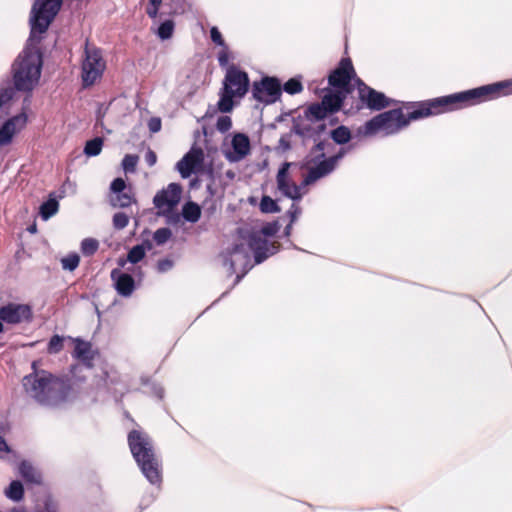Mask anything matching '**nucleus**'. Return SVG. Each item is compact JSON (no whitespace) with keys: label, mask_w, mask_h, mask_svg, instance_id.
<instances>
[{"label":"nucleus","mask_w":512,"mask_h":512,"mask_svg":"<svg viewBox=\"0 0 512 512\" xmlns=\"http://www.w3.org/2000/svg\"><path fill=\"white\" fill-rule=\"evenodd\" d=\"M152 249V243L147 240L142 244L135 245L132 247L127 254V261L136 264L140 262L146 255V251Z\"/></svg>","instance_id":"26"},{"label":"nucleus","mask_w":512,"mask_h":512,"mask_svg":"<svg viewBox=\"0 0 512 512\" xmlns=\"http://www.w3.org/2000/svg\"><path fill=\"white\" fill-rule=\"evenodd\" d=\"M139 157L133 154H127L122 160V167L125 172H134L138 163Z\"/></svg>","instance_id":"40"},{"label":"nucleus","mask_w":512,"mask_h":512,"mask_svg":"<svg viewBox=\"0 0 512 512\" xmlns=\"http://www.w3.org/2000/svg\"><path fill=\"white\" fill-rule=\"evenodd\" d=\"M302 89V83L300 82L299 79L296 78L289 79L283 86V90L290 95L300 93Z\"/></svg>","instance_id":"38"},{"label":"nucleus","mask_w":512,"mask_h":512,"mask_svg":"<svg viewBox=\"0 0 512 512\" xmlns=\"http://www.w3.org/2000/svg\"><path fill=\"white\" fill-rule=\"evenodd\" d=\"M149 130L156 133L161 129V121L159 118H151L148 123Z\"/></svg>","instance_id":"49"},{"label":"nucleus","mask_w":512,"mask_h":512,"mask_svg":"<svg viewBox=\"0 0 512 512\" xmlns=\"http://www.w3.org/2000/svg\"><path fill=\"white\" fill-rule=\"evenodd\" d=\"M0 451L9 452L10 448L4 438L0 436Z\"/></svg>","instance_id":"52"},{"label":"nucleus","mask_w":512,"mask_h":512,"mask_svg":"<svg viewBox=\"0 0 512 512\" xmlns=\"http://www.w3.org/2000/svg\"><path fill=\"white\" fill-rule=\"evenodd\" d=\"M19 474L29 483L40 484L41 474L28 461H22L19 465Z\"/></svg>","instance_id":"25"},{"label":"nucleus","mask_w":512,"mask_h":512,"mask_svg":"<svg viewBox=\"0 0 512 512\" xmlns=\"http://www.w3.org/2000/svg\"><path fill=\"white\" fill-rule=\"evenodd\" d=\"M27 122V114L23 111L0 123V147L12 144L15 136L25 128Z\"/></svg>","instance_id":"16"},{"label":"nucleus","mask_w":512,"mask_h":512,"mask_svg":"<svg viewBox=\"0 0 512 512\" xmlns=\"http://www.w3.org/2000/svg\"><path fill=\"white\" fill-rule=\"evenodd\" d=\"M110 190L114 195L126 191L125 181L122 178L114 179L110 185Z\"/></svg>","instance_id":"45"},{"label":"nucleus","mask_w":512,"mask_h":512,"mask_svg":"<svg viewBox=\"0 0 512 512\" xmlns=\"http://www.w3.org/2000/svg\"><path fill=\"white\" fill-rule=\"evenodd\" d=\"M110 277L114 282L115 290L120 296L129 297L132 295L135 290V281L131 275L115 268L111 271Z\"/></svg>","instance_id":"24"},{"label":"nucleus","mask_w":512,"mask_h":512,"mask_svg":"<svg viewBox=\"0 0 512 512\" xmlns=\"http://www.w3.org/2000/svg\"><path fill=\"white\" fill-rule=\"evenodd\" d=\"M232 127V120L229 116H221L217 119L216 129L219 132H227Z\"/></svg>","instance_id":"43"},{"label":"nucleus","mask_w":512,"mask_h":512,"mask_svg":"<svg viewBox=\"0 0 512 512\" xmlns=\"http://www.w3.org/2000/svg\"><path fill=\"white\" fill-rule=\"evenodd\" d=\"M329 143L319 141L315 147L314 151L319 152V156L323 158L319 162H316L313 166L308 169L307 175L303 180V185L308 186L313 184L317 180L326 177L330 173H332L338 165V162L343 158L346 151L345 149H341L336 155H333L329 158H324V150Z\"/></svg>","instance_id":"9"},{"label":"nucleus","mask_w":512,"mask_h":512,"mask_svg":"<svg viewBox=\"0 0 512 512\" xmlns=\"http://www.w3.org/2000/svg\"><path fill=\"white\" fill-rule=\"evenodd\" d=\"M250 80L248 74L236 66H229L223 80L220 98L217 103L219 111L228 113L233 109V100L242 99L248 92Z\"/></svg>","instance_id":"5"},{"label":"nucleus","mask_w":512,"mask_h":512,"mask_svg":"<svg viewBox=\"0 0 512 512\" xmlns=\"http://www.w3.org/2000/svg\"><path fill=\"white\" fill-rule=\"evenodd\" d=\"M292 224L293 222L290 221V223L285 227L284 234L285 236H289L292 230Z\"/></svg>","instance_id":"53"},{"label":"nucleus","mask_w":512,"mask_h":512,"mask_svg":"<svg viewBox=\"0 0 512 512\" xmlns=\"http://www.w3.org/2000/svg\"><path fill=\"white\" fill-rule=\"evenodd\" d=\"M172 236V232L169 228H159L153 234V239L157 245H163Z\"/></svg>","instance_id":"39"},{"label":"nucleus","mask_w":512,"mask_h":512,"mask_svg":"<svg viewBox=\"0 0 512 512\" xmlns=\"http://www.w3.org/2000/svg\"><path fill=\"white\" fill-rule=\"evenodd\" d=\"M346 94V92L341 90L328 91L323 96L321 102L309 106L310 115L326 119L329 115H332L340 109Z\"/></svg>","instance_id":"13"},{"label":"nucleus","mask_w":512,"mask_h":512,"mask_svg":"<svg viewBox=\"0 0 512 512\" xmlns=\"http://www.w3.org/2000/svg\"><path fill=\"white\" fill-rule=\"evenodd\" d=\"M98 248L99 242L94 238H85L81 242V252L85 256H91L95 254Z\"/></svg>","instance_id":"34"},{"label":"nucleus","mask_w":512,"mask_h":512,"mask_svg":"<svg viewBox=\"0 0 512 512\" xmlns=\"http://www.w3.org/2000/svg\"><path fill=\"white\" fill-rule=\"evenodd\" d=\"M250 251L252 250L249 248V245L246 247L244 244H237L232 250L223 254V264L228 266L230 274L241 271V273L236 276L235 284H238L253 267Z\"/></svg>","instance_id":"10"},{"label":"nucleus","mask_w":512,"mask_h":512,"mask_svg":"<svg viewBox=\"0 0 512 512\" xmlns=\"http://www.w3.org/2000/svg\"><path fill=\"white\" fill-rule=\"evenodd\" d=\"M358 85L359 99L367 108L371 110H381L390 105L391 100L383 93L378 92L363 83L359 78L355 79Z\"/></svg>","instance_id":"17"},{"label":"nucleus","mask_w":512,"mask_h":512,"mask_svg":"<svg viewBox=\"0 0 512 512\" xmlns=\"http://www.w3.org/2000/svg\"><path fill=\"white\" fill-rule=\"evenodd\" d=\"M226 176H227L228 178H230V179H233V178H234V172H232V171H227V172H226Z\"/></svg>","instance_id":"55"},{"label":"nucleus","mask_w":512,"mask_h":512,"mask_svg":"<svg viewBox=\"0 0 512 512\" xmlns=\"http://www.w3.org/2000/svg\"><path fill=\"white\" fill-rule=\"evenodd\" d=\"M251 151L250 139L244 133L232 135L230 147L223 149L225 158L231 162H239L246 158Z\"/></svg>","instance_id":"19"},{"label":"nucleus","mask_w":512,"mask_h":512,"mask_svg":"<svg viewBox=\"0 0 512 512\" xmlns=\"http://www.w3.org/2000/svg\"><path fill=\"white\" fill-rule=\"evenodd\" d=\"M63 0H35L30 14V36L28 43L12 66L15 88L8 83L0 85V110L6 107L15 95V90L31 92L38 84L42 55L38 48L41 36L58 14Z\"/></svg>","instance_id":"1"},{"label":"nucleus","mask_w":512,"mask_h":512,"mask_svg":"<svg viewBox=\"0 0 512 512\" xmlns=\"http://www.w3.org/2000/svg\"><path fill=\"white\" fill-rule=\"evenodd\" d=\"M71 339V337H68ZM75 343V348L72 353V356L82 364H76L71 367V378L75 384L80 385L86 379L85 371H89L92 367L91 361L94 357V351L92 350V345L90 342L84 341L80 338L73 339Z\"/></svg>","instance_id":"11"},{"label":"nucleus","mask_w":512,"mask_h":512,"mask_svg":"<svg viewBox=\"0 0 512 512\" xmlns=\"http://www.w3.org/2000/svg\"><path fill=\"white\" fill-rule=\"evenodd\" d=\"M129 223V217L124 212L115 213L113 216V226L117 230L124 229Z\"/></svg>","instance_id":"41"},{"label":"nucleus","mask_w":512,"mask_h":512,"mask_svg":"<svg viewBox=\"0 0 512 512\" xmlns=\"http://www.w3.org/2000/svg\"><path fill=\"white\" fill-rule=\"evenodd\" d=\"M110 202L113 207L126 208L129 207L132 203H135L136 200L133 193L129 189L113 195L110 199Z\"/></svg>","instance_id":"28"},{"label":"nucleus","mask_w":512,"mask_h":512,"mask_svg":"<svg viewBox=\"0 0 512 512\" xmlns=\"http://www.w3.org/2000/svg\"><path fill=\"white\" fill-rule=\"evenodd\" d=\"M181 193L182 187L180 184L170 183L165 189L154 196L153 203L163 213L170 212L180 202Z\"/></svg>","instance_id":"18"},{"label":"nucleus","mask_w":512,"mask_h":512,"mask_svg":"<svg viewBox=\"0 0 512 512\" xmlns=\"http://www.w3.org/2000/svg\"><path fill=\"white\" fill-rule=\"evenodd\" d=\"M5 496L14 502H19L24 497V488L20 481L14 480L10 483V485L4 490Z\"/></svg>","instance_id":"29"},{"label":"nucleus","mask_w":512,"mask_h":512,"mask_svg":"<svg viewBox=\"0 0 512 512\" xmlns=\"http://www.w3.org/2000/svg\"><path fill=\"white\" fill-rule=\"evenodd\" d=\"M259 208L263 213H276L280 211L277 202L266 195L261 198Z\"/></svg>","instance_id":"35"},{"label":"nucleus","mask_w":512,"mask_h":512,"mask_svg":"<svg viewBox=\"0 0 512 512\" xmlns=\"http://www.w3.org/2000/svg\"><path fill=\"white\" fill-rule=\"evenodd\" d=\"M463 108L512 94V79L458 92Z\"/></svg>","instance_id":"7"},{"label":"nucleus","mask_w":512,"mask_h":512,"mask_svg":"<svg viewBox=\"0 0 512 512\" xmlns=\"http://www.w3.org/2000/svg\"><path fill=\"white\" fill-rule=\"evenodd\" d=\"M148 393H150L151 395L156 396L159 399H162L163 395H164V390H163V388L160 385H158L156 383H151L149 385Z\"/></svg>","instance_id":"47"},{"label":"nucleus","mask_w":512,"mask_h":512,"mask_svg":"<svg viewBox=\"0 0 512 512\" xmlns=\"http://www.w3.org/2000/svg\"><path fill=\"white\" fill-rule=\"evenodd\" d=\"M31 367L33 371L23 377L22 386L27 398L40 406L56 408L83 396L90 397L92 401L97 398L92 388L80 389L72 378L58 377L46 370H39L36 361Z\"/></svg>","instance_id":"3"},{"label":"nucleus","mask_w":512,"mask_h":512,"mask_svg":"<svg viewBox=\"0 0 512 512\" xmlns=\"http://www.w3.org/2000/svg\"><path fill=\"white\" fill-rule=\"evenodd\" d=\"M323 117L310 115L309 106L305 109L303 116L294 120L292 131L303 139H314L320 136L326 129Z\"/></svg>","instance_id":"12"},{"label":"nucleus","mask_w":512,"mask_h":512,"mask_svg":"<svg viewBox=\"0 0 512 512\" xmlns=\"http://www.w3.org/2000/svg\"><path fill=\"white\" fill-rule=\"evenodd\" d=\"M173 265H174V263L172 260L167 259V258L161 259L157 263V271L160 273L168 272L169 270L172 269Z\"/></svg>","instance_id":"46"},{"label":"nucleus","mask_w":512,"mask_h":512,"mask_svg":"<svg viewBox=\"0 0 512 512\" xmlns=\"http://www.w3.org/2000/svg\"><path fill=\"white\" fill-rule=\"evenodd\" d=\"M204 161V154L200 148H192L183 158L177 162L176 170L182 178H189L192 173L200 169Z\"/></svg>","instance_id":"22"},{"label":"nucleus","mask_w":512,"mask_h":512,"mask_svg":"<svg viewBox=\"0 0 512 512\" xmlns=\"http://www.w3.org/2000/svg\"><path fill=\"white\" fill-rule=\"evenodd\" d=\"M58 209V201L55 198H49L40 206V215L43 220H48L57 213Z\"/></svg>","instance_id":"30"},{"label":"nucleus","mask_w":512,"mask_h":512,"mask_svg":"<svg viewBox=\"0 0 512 512\" xmlns=\"http://www.w3.org/2000/svg\"><path fill=\"white\" fill-rule=\"evenodd\" d=\"M290 168V163L284 162L280 169L278 170L276 176L277 188L287 198L292 199L293 201L300 200L304 194H306V186L296 185L289 178L288 171Z\"/></svg>","instance_id":"15"},{"label":"nucleus","mask_w":512,"mask_h":512,"mask_svg":"<svg viewBox=\"0 0 512 512\" xmlns=\"http://www.w3.org/2000/svg\"><path fill=\"white\" fill-rule=\"evenodd\" d=\"M459 93L437 97L413 106L391 109L374 116L356 130L357 137L391 136L406 128L413 120L462 109Z\"/></svg>","instance_id":"2"},{"label":"nucleus","mask_w":512,"mask_h":512,"mask_svg":"<svg viewBox=\"0 0 512 512\" xmlns=\"http://www.w3.org/2000/svg\"><path fill=\"white\" fill-rule=\"evenodd\" d=\"M279 231V225L276 222L267 223L260 231L249 235V248L254 253L256 264L262 263L268 257L276 254L279 246L274 242H269L266 237L274 236Z\"/></svg>","instance_id":"8"},{"label":"nucleus","mask_w":512,"mask_h":512,"mask_svg":"<svg viewBox=\"0 0 512 512\" xmlns=\"http://www.w3.org/2000/svg\"><path fill=\"white\" fill-rule=\"evenodd\" d=\"M97 389L103 388L112 393L115 398L122 397L125 393V385L116 371H104L103 375L95 382Z\"/></svg>","instance_id":"23"},{"label":"nucleus","mask_w":512,"mask_h":512,"mask_svg":"<svg viewBox=\"0 0 512 512\" xmlns=\"http://www.w3.org/2000/svg\"><path fill=\"white\" fill-rule=\"evenodd\" d=\"M159 8H160V6L150 5V6L147 8L146 12H147V14H148V16H149L150 18H153V19H154V18H156L157 14H158V10H159Z\"/></svg>","instance_id":"51"},{"label":"nucleus","mask_w":512,"mask_h":512,"mask_svg":"<svg viewBox=\"0 0 512 512\" xmlns=\"http://www.w3.org/2000/svg\"><path fill=\"white\" fill-rule=\"evenodd\" d=\"M80 262V257L76 253H71L61 259L62 268L68 271H74Z\"/></svg>","instance_id":"36"},{"label":"nucleus","mask_w":512,"mask_h":512,"mask_svg":"<svg viewBox=\"0 0 512 512\" xmlns=\"http://www.w3.org/2000/svg\"><path fill=\"white\" fill-rule=\"evenodd\" d=\"M106 69V61L100 48L85 41L81 59V80L83 87H90L98 82Z\"/></svg>","instance_id":"6"},{"label":"nucleus","mask_w":512,"mask_h":512,"mask_svg":"<svg viewBox=\"0 0 512 512\" xmlns=\"http://www.w3.org/2000/svg\"><path fill=\"white\" fill-rule=\"evenodd\" d=\"M174 32V22L172 20H165L157 28L156 34L161 40L170 39Z\"/></svg>","instance_id":"33"},{"label":"nucleus","mask_w":512,"mask_h":512,"mask_svg":"<svg viewBox=\"0 0 512 512\" xmlns=\"http://www.w3.org/2000/svg\"><path fill=\"white\" fill-rule=\"evenodd\" d=\"M145 161L150 167L154 166L157 161V156L155 152H153L152 150H148L145 155Z\"/></svg>","instance_id":"50"},{"label":"nucleus","mask_w":512,"mask_h":512,"mask_svg":"<svg viewBox=\"0 0 512 512\" xmlns=\"http://www.w3.org/2000/svg\"><path fill=\"white\" fill-rule=\"evenodd\" d=\"M210 38H211V41L215 45L219 46L220 48L227 45L223 39L221 32L219 31V29L216 26H213L210 29Z\"/></svg>","instance_id":"44"},{"label":"nucleus","mask_w":512,"mask_h":512,"mask_svg":"<svg viewBox=\"0 0 512 512\" xmlns=\"http://www.w3.org/2000/svg\"><path fill=\"white\" fill-rule=\"evenodd\" d=\"M130 451L146 479L153 485L161 482L160 461L157 458L150 437L139 430L128 434Z\"/></svg>","instance_id":"4"},{"label":"nucleus","mask_w":512,"mask_h":512,"mask_svg":"<svg viewBox=\"0 0 512 512\" xmlns=\"http://www.w3.org/2000/svg\"><path fill=\"white\" fill-rule=\"evenodd\" d=\"M31 309L26 304L8 303L0 307V320L7 324H20L30 320Z\"/></svg>","instance_id":"21"},{"label":"nucleus","mask_w":512,"mask_h":512,"mask_svg":"<svg viewBox=\"0 0 512 512\" xmlns=\"http://www.w3.org/2000/svg\"><path fill=\"white\" fill-rule=\"evenodd\" d=\"M291 222H295L297 217L301 214V208L296 203H293L288 211Z\"/></svg>","instance_id":"48"},{"label":"nucleus","mask_w":512,"mask_h":512,"mask_svg":"<svg viewBox=\"0 0 512 512\" xmlns=\"http://www.w3.org/2000/svg\"><path fill=\"white\" fill-rule=\"evenodd\" d=\"M182 216L186 221L196 223L201 217V208L197 203L189 201L182 207Z\"/></svg>","instance_id":"27"},{"label":"nucleus","mask_w":512,"mask_h":512,"mask_svg":"<svg viewBox=\"0 0 512 512\" xmlns=\"http://www.w3.org/2000/svg\"><path fill=\"white\" fill-rule=\"evenodd\" d=\"M66 338L60 335H54L48 342L47 351L49 354H57L63 349V342Z\"/></svg>","instance_id":"37"},{"label":"nucleus","mask_w":512,"mask_h":512,"mask_svg":"<svg viewBox=\"0 0 512 512\" xmlns=\"http://www.w3.org/2000/svg\"><path fill=\"white\" fill-rule=\"evenodd\" d=\"M103 147V139L95 137L86 142L84 147V154L88 157H94L101 153Z\"/></svg>","instance_id":"32"},{"label":"nucleus","mask_w":512,"mask_h":512,"mask_svg":"<svg viewBox=\"0 0 512 512\" xmlns=\"http://www.w3.org/2000/svg\"><path fill=\"white\" fill-rule=\"evenodd\" d=\"M126 261H127V259H126V260L120 259V260L118 261L119 266L124 267V265H125Z\"/></svg>","instance_id":"56"},{"label":"nucleus","mask_w":512,"mask_h":512,"mask_svg":"<svg viewBox=\"0 0 512 512\" xmlns=\"http://www.w3.org/2000/svg\"><path fill=\"white\" fill-rule=\"evenodd\" d=\"M150 5L161 6L162 0H149Z\"/></svg>","instance_id":"54"},{"label":"nucleus","mask_w":512,"mask_h":512,"mask_svg":"<svg viewBox=\"0 0 512 512\" xmlns=\"http://www.w3.org/2000/svg\"><path fill=\"white\" fill-rule=\"evenodd\" d=\"M231 58H232V55H231L228 45L221 47V49L219 50V52L217 54V60H218L219 65L222 68L227 67Z\"/></svg>","instance_id":"42"},{"label":"nucleus","mask_w":512,"mask_h":512,"mask_svg":"<svg viewBox=\"0 0 512 512\" xmlns=\"http://www.w3.org/2000/svg\"><path fill=\"white\" fill-rule=\"evenodd\" d=\"M330 135L333 141L340 145L348 143L351 139V132L349 128L343 125L333 129Z\"/></svg>","instance_id":"31"},{"label":"nucleus","mask_w":512,"mask_h":512,"mask_svg":"<svg viewBox=\"0 0 512 512\" xmlns=\"http://www.w3.org/2000/svg\"><path fill=\"white\" fill-rule=\"evenodd\" d=\"M355 77V71L349 58L342 59L339 66L331 72L328 77V83L334 88L348 93V86L352 78Z\"/></svg>","instance_id":"20"},{"label":"nucleus","mask_w":512,"mask_h":512,"mask_svg":"<svg viewBox=\"0 0 512 512\" xmlns=\"http://www.w3.org/2000/svg\"><path fill=\"white\" fill-rule=\"evenodd\" d=\"M3 331V324H2V321L0 320V333Z\"/></svg>","instance_id":"57"},{"label":"nucleus","mask_w":512,"mask_h":512,"mask_svg":"<svg viewBox=\"0 0 512 512\" xmlns=\"http://www.w3.org/2000/svg\"><path fill=\"white\" fill-rule=\"evenodd\" d=\"M252 95L259 102L266 104L274 103L281 95L280 82L273 77H265L260 82H254Z\"/></svg>","instance_id":"14"}]
</instances>
